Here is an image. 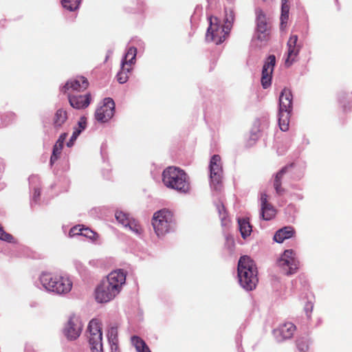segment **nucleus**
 <instances>
[{
  "label": "nucleus",
  "mask_w": 352,
  "mask_h": 352,
  "mask_svg": "<svg viewBox=\"0 0 352 352\" xmlns=\"http://www.w3.org/2000/svg\"><path fill=\"white\" fill-rule=\"evenodd\" d=\"M132 71V66L126 65L125 60H121L120 70L117 74V80L120 84L125 83L129 79V74Z\"/></svg>",
  "instance_id": "nucleus-23"
},
{
  "label": "nucleus",
  "mask_w": 352,
  "mask_h": 352,
  "mask_svg": "<svg viewBox=\"0 0 352 352\" xmlns=\"http://www.w3.org/2000/svg\"><path fill=\"white\" fill-rule=\"evenodd\" d=\"M80 135V131H76L74 129L72 135L69 139V140L67 142V146L68 147H71L73 146L74 141L77 139L78 135Z\"/></svg>",
  "instance_id": "nucleus-43"
},
{
  "label": "nucleus",
  "mask_w": 352,
  "mask_h": 352,
  "mask_svg": "<svg viewBox=\"0 0 352 352\" xmlns=\"http://www.w3.org/2000/svg\"><path fill=\"white\" fill-rule=\"evenodd\" d=\"M89 86L87 79L84 76H77L75 78L69 80L62 87V91L66 92L69 90L83 91Z\"/></svg>",
  "instance_id": "nucleus-16"
},
{
  "label": "nucleus",
  "mask_w": 352,
  "mask_h": 352,
  "mask_svg": "<svg viewBox=\"0 0 352 352\" xmlns=\"http://www.w3.org/2000/svg\"><path fill=\"white\" fill-rule=\"evenodd\" d=\"M108 342H117L118 338V329L116 327H111L107 332Z\"/></svg>",
  "instance_id": "nucleus-38"
},
{
  "label": "nucleus",
  "mask_w": 352,
  "mask_h": 352,
  "mask_svg": "<svg viewBox=\"0 0 352 352\" xmlns=\"http://www.w3.org/2000/svg\"><path fill=\"white\" fill-rule=\"evenodd\" d=\"M115 102L111 98H105L103 104L98 107L95 112L96 120L102 123L108 122L114 115Z\"/></svg>",
  "instance_id": "nucleus-11"
},
{
  "label": "nucleus",
  "mask_w": 352,
  "mask_h": 352,
  "mask_svg": "<svg viewBox=\"0 0 352 352\" xmlns=\"http://www.w3.org/2000/svg\"><path fill=\"white\" fill-rule=\"evenodd\" d=\"M136 55L137 48L135 47H130L121 60H125V61H126V65L132 66L135 63Z\"/></svg>",
  "instance_id": "nucleus-31"
},
{
  "label": "nucleus",
  "mask_w": 352,
  "mask_h": 352,
  "mask_svg": "<svg viewBox=\"0 0 352 352\" xmlns=\"http://www.w3.org/2000/svg\"><path fill=\"white\" fill-rule=\"evenodd\" d=\"M289 167V166H285L283 167L278 173H276V174L274 176L273 186L276 190V192L278 195H283V192H285L284 188L281 187L282 179L284 175L287 172Z\"/></svg>",
  "instance_id": "nucleus-22"
},
{
  "label": "nucleus",
  "mask_w": 352,
  "mask_h": 352,
  "mask_svg": "<svg viewBox=\"0 0 352 352\" xmlns=\"http://www.w3.org/2000/svg\"><path fill=\"white\" fill-rule=\"evenodd\" d=\"M67 137V133H62L58 140L56 141L55 145L53 147L52 154L50 157V164L52 165L56 160H58L59 155L61 153L62 149L63 148V144L65 140Z\"/></svg>",
  "instance_id": "nucleus-21"
},
{
  "label": "nucleus",
  "mask_w": 352,
  "mask_h": 352,
  "mask_svg": "<svg viewBox=\"0 0 352 352\" xmlns=\"http://www.w3.org/2000/svg\"><path fill=\"white\" fill-rule=\"evenodd\" d=\"M131 342L138 352H151L146 342L138 336H133Z\"/></svg>",
  "instance_id": "nucleus-29"
},
{
  "label": "nucleus",
  "mask_w": 352,
  "mask_h": 352,
  "mask_svg": "<svg viewBox=\"0 0 352 352\" xmlns=\"http://www.w3.org/2000/svg\"><path fill=\"white\" fill-rule=\"evenodd\" d=\"M296 331V326L292 322H285L279 325L278 327L273 331L274 336L276 340L280 342L285 340L290 339L294 331Z\"/></svg>",
  "instance_id": "nucleus-15"
},
{
  "label": "nucleus",
  "mask_w": 352,
  "mask_h": 352,
  "mask_svg": "<svg viewBox=\"0 0 352 352\" xmlns=\"http://www.w3.org/2000/svg\"><path fill=\"white\" fill-rule=\"evenodd\" d=\"M38 282L45 291L60 295L69 293L73 285L69 277L50 272L41 273Z\"/></svg>",
  "instance_id": "nucleus-3"
},
{
  "label": "nucleus",
  "mask_w": 352,
  "mask_h": 352,
  "mask_svg": "<svg viewBox=\"0 0 352 352\" xmlns=\"http://www.w3.org/2000/svg\"><path fill=\"white\" fill-rule=\"evenodd\" d=\"M289 6L287 3V0H282L280 29L283 30H285L287 27V23L289 19Z\"/></svg>",
  "instance_id": "nucleus-27"
},
{
  "label": "nucleus",
  "mask_w": 352,
  "mask_h": 352,
  "mask_svg": "<svg viewBox=\"0 0 352 352\" xmlns=\"http://www.w3.org/2000/svg\"><path fill=\"white\" fill-rule=\"evenodd\" d=\"M237 221L241 235L243 239H245L247 236H250L252 232L250 221L248 219L245 218H239Z\"/></svg>",
  "instance_id": "nucleus-24"
},
{
  "label": "nucleus",
  "mask_w": 352,
  "mask_h": 352,
  "mask_svg": "<svg viewBox=\"0 0 352 352\" xmlns=\"http://www.w3.org/2000/svg\"><path fill=\"white\" fill-rule=\"evenodd\" d=\"M295 234L294 229L291 226H286L277 230L274 236V240L278 243L292 238Z\"/></svg>",
  "instance_id": "nucleus-20"
},
{
  "label": "nucleus",
  "mask_w": 352,
  "mask_h": 352,
  "mask_svg": "<svg viewBox=\"0 0 352 352\" xmlns=\"http://www.w3.org/2000/svg\"><path fill=\"white\" fill-rule=\"evenodd\" d=\"M269 36L268 27L258 26L256 28L255 38L261 42H265Z\"/></svg>",
  "instance_id": "nucleus-32"
},
{
  "label": "nucleus",
  "mask_w": 352,
  "mask_h": 352,
  "mask_svg": "<svg viewBox=\"0 0 352 352\" xmlns=\"http://www.w3.org/2000/svg\"><path fill=\"white\" fill-rule=\"evenodd\" d=\"M276 65V57L274 55H270L265 60L263 69L262 75L272 76L274 69Z\"/></svg>",
  "instance_id": "nucleus-25"
},
{
  "label": "nucleus",
  "mask_w": 352,
  "mask_h": 352,
  "mask_svg": "<svg viewBox=\"0 0 352 352\" xmlns=\"http://www.w3.org/2000/svg\"><path fill=\"white\" fill-rule=\"evenodd\" d=\"M91 94L70 96L68 95V100L70 105L76 109L87 108L91 102Z\"/></svg>",
  "instance_id": "nucleus-19"
},
{
  "label": "nucleus",
  "mask_w": 352,
  "mask_h": 352,
  "mask_svg": "<svg viewBox=\"0 0 352 352\" xmlns=\"http://www.w3.org/2000/svg\"><path fill=\"white\" fill-rule=\"evenodd\" d=\"M69 235L73 237L76 235L83 236L91 240L93 242H97L99 239V235L91 230L89 228H85L82 226L78 225L70 229Z\"/></svg>",
  "instance_id": "nucleus-18"
},
{
  "label": "nucleus",
  "mask_w": 352,
  "mask_h": 352,
  "mask_svg": "<svg viewBox=\"0 0 352 352\" xmlns=\"http://www.w3.org/2000/svg\"><path fill=\"white\" fill-rule=\"evenodd\" d=\"M296 346L299 351L307 352L309 349V340L301 338L297 340Z\"/></svg>",
  "instance_id": "nucleus-37"
},
{
  "label": "nucleus",
  "mask_w": 352,
  "mask_h": 352,
  "mask_svg": "<svg viewBox=\"0 0 352 352\" xmlns=\"http://www.w3.org/2000/svg\"><path fill=\"white\" fill-rule=\"evenodd\" d=\"M115 217L118 222L121 224L123 227L126 228L130 224V223L134 219L127 212L118 210L115 213Z\"/></svg>",
  "instance_id": "nucleus-28"
},
{
  "label": "nucleus",
  "mask_w": 352,
  "mask_h": 352,
  "mask_svg": "<svg viewBox=\"0 0 352 352\" xmlns=\"http://www.w3.org/2000/svg\"><path fill=\"white\" fill-rule=\"evenodd\" d=\"M88 330L90 333L89 343L91 352H103L102 333L98 320L92 319L89 323Z\"/></svg>",
  "instance_id": "nucleus-9"
},
{
  "label": "nucleus",
  "mask_w": 352,
  "mask_h": 352,
  "mask_svg": "<svg viewBox=\"0 0 352 352\" xmlns=\"http://www.w3.org/2000/svg\"><path fill=\"white\" fill-rule=\"evenodd\" d=\"M234 21V14L232 10L226 11V16L224 19V24L223 27L226 28V32H230Z\"/></svg>",
  "instance_id": "nucleus-35"
},
{
  "label": "nucleus",
  "mask_w": 352,
  "mask_h": 352,
  "mask_svg": "<svg viewBox=\"0 0 352 352\" xmlns=\"http://www.w3.org/2000/svg\"><path fill=\"white\" fill-rule=\"evenodd\" d=\"M210 187L216 191L221 190L222 188V179L223 170L221 157L219 155L212 156L210 164Z\"/></svg>",
  "instance_id": "nucleus-8"
},
{
  "label": "nucleus",
  "mask_w": 352,
  "mask_h": 352,
  "mask_svg": "<svg viewBox=\"0 0 352 352\" xmlns=\"http://www.w3.org/2000/svg\"><path fill=\"white\" fill-rule=\"evenodd\" d=\"M298 37L297 35H291L287 43V52L285 64L287 67L291 66L296 60L301 49V45L298 44Z\"/></svg>",
  "instance_id": "nucleus-13"
},
{
  "label": "nucleus",
  "mask_w": 352,
  "mask_h": 352,
  "mask_svg": "<svg viewBox=\"0 0 352 352\" xmlns=\"http://www.w3.org/2000/svg\"><path fill=\"white\" fill-rule=\"evenodd\" d=\"M67 120V113L63 109H58L55 113L53 124L55 128H60Z\"/></svg>",
  "instance_id": "nucleus-26"
},
{
  "label": "nucleus",
  "mask_w": 352,
  "mask_h": 352,
  "mask_svg": "<svg viewBox=\"0 0 352 352\" xmlns=\"http://www.w3.org/2000/svg\"><path fill=\"white\" fill-rule=\"evenodd\" d=\"M126 228H129L132 232L136 235H140L142 233V228L139 224H138L135 219H133Z\"/></svg>",
  "instance_id": "nucleus-39"
},
{
  "label": "nucleus",
  "mask_w": 352,
  "mask_h": 352,
  "mask_svg": "<svg viewBox=\"0 0 352 352\" xmlns=\"http://www.w3.org/2000/svg\"><path fill=\"white\" fill-rule=\"evenodd\" d=\"M119 294L105 280H103L96 289L95 297L99 303L108 302L116 298Z\"/></svg>",
  "instance_id": "nucleus-12"
},
{
  "label": "nucleus",
  "mask_w": 352,
  "mask_h": 352,
  "mask_svg": "<svg viewBox=\"0 0 352 352\" xmlns=\"http://www.w3.org/2000/svg\"><path fill=\"white\" fill-rule=\"evenodd\" d=\"M210 25L207 30L206 39L208 42H214L216 45L222 43L229 35L226 28L221 24L217 17H209Z\"/></svg>",
  "instance_id": "nucleus-7"
},
{
  "label": "nucleus",
  "mask_w": 352,
  "mask_h": 352,
  "mask_svg": "<svg viewBox=\"0 0 352 352\" xmlns=\"http://www.w3.org/2000/svg\"><path fill=\"white\" fill-rule=\"evenodd\" d=\"M216 208L218 211L222 226H227L229 223V219L223 204L221 203H217L216 204Z\"/></svg>",
  "instance_id": "nucleus-33"
},
{
  "label": "nucleus",
  "mask_w": 352,
  "mask_h": 352,
  "mask_svg": "<svg viewBox=\"0 0 352 352\" xmlns=\"http://www.w3.org/2000/svg\"><path fill=\"white\" fill-rule=\"evenodd\" d=\"M87 120L85 117H81L78 122V127H75L74 129L76 131H80V133L86 128Z\"/></svg>",
  "instance_id": "nucleus-42"
},
{
  "label": "nucleus",
  "mask_w": 352,
  "mask_h": 352,
  "mask_svg": "<svg viewBox=\"0 0 352 352\" xmlns=\"http://www.w3.org/2000/svg\"><path fill=\"white\" fill-rule=\"evenodd\" d=\"M112 54H113V50H109L107 51V55L105 57V60H104L105 62H107L108 60V59L109 58V57L111 56Z\"/></svg>",
  "instance_id": "nucleus-46"
},
{
  "label": "nucleus",
  "mask_w": 352,
  "mask_h": 352,
  "mask_svg": "<svg viewBox=\"0 0 352 352\" xmlns=\"http://www.w3.org/2000/svg\"><path fill=\"white\" fill-rule=\"evenodd\" d=\"M83 324L80 318L76 316H72L65 324L63 334L69 341L76 340L81 334Z\"/></svg>",
  "instance_id": "nucleus-10"
},
{
  "label": "nucleus",
  "mask_w": 352,
  "mask_h": 352,
  "mask_svg": "<svg viewBox=\"0 0 352 352\" xmlns=\"http://www.w3.org/2000/svg\"><path fill=\"white\" fill-rule=\"evenodd\" d=\"M81 0H61L63 8L70 12L76 10Z\"/></svg>",
  "instance_id": "nucleus-34"
},
{
  "label": "nucleus",
  "mask_w": 352,
  "mask_h": 352,
  "mask_svg": "<svg viewBox=\"0 0 352 352\" xmlns=\"http://www.w3.org/2000/svg\"><path fill=\"white\" fill-rule=\"evenodd\" d=\"M256 27L261 26V27H268L267 19L265 14L263 13V12L260 10L257 9L256 12Z\"/></svg>",
  "instance_id": "nucleus-36"
},
{
  "label": "nucleus",
  "mask_w": 352,
  "mask_h": 352,
  "mask_svg": "<svg viewBox=\"0 0 352 352\" xmlns=\"http://www.w3.org/2000/svg\"><path fill=\"white\" fill-rule=\"evenodd\" d=\"M261 218L265 221H270L276 215V210L268 203L267 195L262 193L261 195Z\"/></svg>",
  "instance_id": "nucleus-17"
},
{
  "label": "nucleus",
  "mask_w": 352,
  "mask_h": 352,
  "mask_svg": "<svg viewBox=\"0 0 352 352\" xmlns=\"http://www.w3.org/2000/svg\"><path fill=\"white\" fill-rule=\"evenodd\" d=\"M238 277L240 285L246 291L256 288L258 279L257 268L254 262L248 256H243L238 263Z\"/></svg>",
  "instance_id": "nucleus-2"
},
{
  "label": "nucleus",
  "mask_w": 352,
  "mask_h": 352,
  "mask_svg": "<svg viewBox=\"0 0 352 352\" xmlns=\"http://www.w3.org/2000/svg\"><path fill=\"white\" fill-rule=\"evenodd\" d=\"M39 182V178L36 175H32L29 177V184L34 188L32 199L37 202L41 195L40 188L37 186Z\"/></svg>",
  "instance_id": "nucleus-30"
},
{
  "label": "nucleus",
  "mask_w": 352,
  "mask_h": 352,
  "mask_svg": "<svg viewBox=\"0 0 352 352\" xmlns=\"http://www.w3.org/2000/svg\"><path fill=\"white\" fill-rule=\"evenodd\" d=\"M313 308H314V305H313V304L311 302H307L305 304V305L304 309H305V311L306 315H307L308 318H310V316H311V314L312 312Z\"/></svg>",
  "instance_id": "nucleus-44"
},
{
  "label": "nucleus",
  "mask_w": 352,
  "mask_h": 352,
  "mask_svg": "<svg viewBox=\"0 0 352 352\" xmlns=\"http://www.w3.org/2000/svg\"><path fill=\"white\" fill-rule=\"evenodd\" d=\"M293 96L289 89L285 87L279 96L278 125L281 131L289 129L290 114L292 110Z\"/></svg>",
  "instance_id": "nucleus-5"
},
{
  "label": "nucleus",
  "mask_w": 352,
  "mask_h": 352,
  "mask_svg": "<svg viewBox=\"0 0 352 352\" xmlns=\"http://www.w3.org/2000/svg\"><path fill=\"white\" fill-rule=\"evenodd\" d=\"M126 273L123 270L119 269L110 272L105 281L120 293L126 283Z\"/></svg>",
  "instance_id": "nucleus-14"
},
{
  "label": "nucleus",
  "mask_w": 352,
  "mask_h": 352,
  "mask_svg": "<svg viewBox=\"0 0 352 352\" xmlns=\"http://www.w3.org/2000/svg\"><path fill=\"white\" fill-rule=\"evenodd\" d=\"M0 239L7 242L11 243L13 240V237L9 233L4 231L2 226H0Z\"/></svg>",
  "instance_id": "nucleus-41"
},
{
  "label": "nucleus",
  "mask_w": 352,
  "mask_h": 352,
  "mask_svg": "<svg viewBox=\"0 0 352 352\" xmlns=\"http://www.w3.org/2000/svg\"><path fill=\"white\" fill-rule=\"evenodd\" d=\"M272 76H263L261 75V82L263 89H267L270 87L272 84Z\"/></svg>",
  "instance_id": "nucleus-40"
},
{
  "label": "nucleus",
  "mask_w": 352,
  "mask_h": 352,
  "mask_svg": "<svg viewBox=\"0 0 352 352\" xmlns=\"http://www.w3.org/2000/svg\"><path fill=\"white\" fill-rule=\"evenodd\" d=\"M162 182L168 188L186 194L190 190V179L182 169L175 166H168L162 173Z\"/></svg>",
  "instance_id": "nucleus-1"
},
{
  "label": "nucleus",
  "mask_w": 352,
  "mask_h": 352,
  "mask_svg": "<svg viewBox=\"0 0 352 352\" xmlns=\"http://www.w3.org/2000/svg\"><path fill=\"white\" fill-rule=\"evenodd\" d=\"M111 352H120L118 340L117 342H109Z\"/></svg>",
  "instance_id": "nucleus-45"
},
{
  "label": "nucleus",
  "mask_w": 352,
  "mask_h": 352,
  "mask_svg": "<svg viewBox=\"0 0 352 352\" xmlns=\"http://www.w3.org/2000/svg\"><path fill=\"white\" fill-rule=\"evenodd\" d=\"M276 265L282 274L291 276L297 272L300 263L295 251L288 249L285 250L277 259Z\"/></svg>",
  "instance_id": "nucleus-6"
},
{
  "label": "nucleus",
  "mask_w": 352,
  "mask_h": 352,
  "mask_svg": "<svg viewBox=\"0 0 352 352\" xmlns=\"http://www.w3.org/2000/svg\"><path fill=\"white\" fill-rule=\"evenodd\" d=\"M152 226L158 237L173 231L175 221L173 212L165 208L155 212L152 218Z\"/></svg>",
  "instance_id": "nucleus-4"
}]
</instances>
